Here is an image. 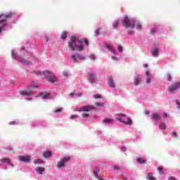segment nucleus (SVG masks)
Segmentation results:
<instances>
[{
  "label": "nucleus",
  "mask_w": 180,
  "mask_h": 180,
  "mask_svg": "<svg viewBox=\"0 0 180 180\" xmlns=\"http://www.w3.org/2000/svg\"><path fill=\"white\" fill-rule=\"evenodd\" d=\"M82 43H84L86 46H89V42L86 39H82L79 37L72 36L70 41L68 42V46L72 51H75V50L82 51V50H84V46L81 45Z\"/></svg>",
  "instance_id": "nucleus-1"
},
{
  "label": "nucleus",
  "mask_w": 180,
  "mask_h": 180,
  "mask_svg": "<svg viewBox=\"0 0 180 180\" xmlns=\"http://www.w3.org/2000/svg\"><path fill=\"white\" fill-rule=\"evenodd\" d=\"M122 25L124 26L125 29H137L140 30L141 29V24L140 22H134V20H131L129 19V17H124V20H122Z\"/></svg>",
  "instance_id": "nucleus-2"
},
{
  "label": "nucleus",
  "mask_w": 180,
  "mask_h": 180,
  "mask_svg": "<svg viewBox=\"0 0 180 180\" xmlns=\"http://www.w3.org/2000/svg\"><path fill=\"white\" fill-rule=\"evenodd\" d=\"M15 13L10 12L7 14H0V34L2 33L3 30H5V27L8 26V23L6 22L8 19H11L12 16H13Z\"/></svg>",
  "instance_id": "nucleus-3"
},
{
  "label": "nucleus",
  "mask_w": 180,
  "mask_h": 180,
  "mask_svg": "<svg viewBox=\"0 0 180 180\" xmlns=\"http://www.w3.org/2000/svg\"><path fill=\"white\" fill-rule=\"evenodd\" d=\"M38 75H44L46 77L47 81L49 82H51V84H56V82H58L57 77L56 76H51L53 75V72L49 70H45L43 72H37Z\"/></svg>",
  "instance_id": "nucleus-4"
},
{
  "label": "nucleus",
  "mask_w": 180,
  "mask_h": 180,
  "mask_svg": "<svg viewBox=\"0 0 180 180\" xmlns=\"http://www.w3.org/2000/svg\"><path fill=\"white\" fill-rule=\"evenodd\" d=\"M116 120L120 122L121 123H124V124L131 125V119L129 117L126 118V115L123 113H120L118 115V117H116Z\"/></svg>",
  "instance_id": "nucleus-5"
},
{
  "label": "nucleus",
  "mask_w": 180,
  "mask_h": 180,
  "mask_svg": "<svg viewBox=\"0 0 180 180\" xmlns=\"http://www.w3.org/2000/svg\"><path fill=\"white\" fill-rule=\"evenodd\" d=\"M11 54L13 58L18 60V61H20V63H22L25 65H29V64H30V62L29 60L22 58V57L19 56V55L15 53V50L12 51Z\"/></svg>",
  "instance_id": "nucleus-6"
},
{
  "label": "nucleus",
  "mask_w": 180,
  "mask_h": 180,
  "mask_svg": "<svg viewBox=\"0 0 180 180\" xmlns=\"http://www.w3.org/2000/svg\"><path fill=\"white\" fill-rule=\"evenodd\" d=\"M180 88V82H176V83H174L168 88V91L171 94L175 92L176 89H179Z\"/></svg>",
  "instance_id": "nucleus-7"
},
{
  "label": "nucleus",
  "mask_w": 180,
  "mask_h": 180,
  "mask_svg": "<svg viewBox=\"0 0 180 180\" xmlns=\"http://www.w3.org/2000/svg\"><path fill=\"white\" fill-rule=\"evenodd\" d=\"M70 58L74 61V63H78V60H80V61H84V60H85L84 56L78 53L72 55Z\"/></svg>",
  "instance_id": "nucleus-8"
},
{
  "label": "nucleus",
  "mask_w": 180,
  "mask_h": 180,
  "mask_svg": "<svg viewBox=\"0 0 180 180\" xmlns=\"http://www.w3.org/2000/svg\"><path fill=\"white\" fill-rule=\"evenodd\" d=\"M95 107L94 105H84L78 109L79 112H91L94 110Z\"/></svg>",
  "instance_id": "nucleus-9"
},
{
  "label": "nucleus",
  "mask_w": 180,
  "mask_h": 180,
  "mask_svg": "<svg viewBox=\"0 0 180 180\" xmlns=\"http://www.w3.org/2000/svg\"><path fill=\"white\" fill-rule=\"evenodd\" d=\"M88 80L91 84H95L96 82V75L94 74V72H90L87 73Z\"/></svg>",
  "instance_id": "nucleus-10"
},
{
  "label": "nucleus",
  "mask_w": 180,
  "mask_h": 180,
  "mask_svg": "<svg viewBox=\"0 0 180 180\" xmlns=\"http://www.w3.org/2000/svg\"><path fill=\"white\" fill-rule=\"evenodd\" d=\"M108 79V85L110 88H116V84H115V81L113 80V77H109Z\"/></svg>",
  "instance_id": "nucleus-11"
},
{
  "label": "nucleus",
  "mask_w": 180,
  "mask_h": 180,
  "mask_svg": "<svg viewBox=\"0 0 180 180\" xmlns=\"http://www.w3.org/2000/svg\"><path fill=\"white\" fill-rule=\"evenodd\" d=\"M20 161L22 162H30V156H20Z\"/></svg>",
  "instance_id": "nucleus-12"
},
{
  "label": "nucleus",
  "mask_w": 180,
  "mask_h": 180,
  "mask_svg": "<svg viewBox=\"0 0 180 180\" xmlns=\"http://www.w3.org/2000/svg\"><path fill=\"white\" fill-rule=\"evenodd\" d=\"M134 85L137 86L139 85V84H141V77L140 76H136L134 78Z\"/></svg>",
  "instance_id": "nucleus-13"
},
{
  "label": "nucleus",
  "mask_w": 180,
  "mask_h": 180,
  "mask_svg": "<svg viewBox=\"0 0 180 180\" xmlns=\"http://www.w3.org/2000/svg\"><path fill=\"white\" fill-rule=\"evenodd\" d=\"M33 94V91L32 89H28L26 90L25 91H22L20 92V94L22 95L23 96H30Z\"/></svg>",
  "instance_id": "nucleus-14"
},
{
  "label": "nucleus",
  "mask_w": 180,
  "mask_h": 180,
  "mask_svg": "<svg viewBox=\"0 0 180 180\" xmlns=\"http://www.w3.org/2000/svg\"><path fill=\"white\" fill-rule=\"evenodd\" d=\"M145 74L146 75V82L147 84H150V82H151V78H153V76L150 74V72L148 71H146Z\"/></svg>",
  "instance_id": "nucleus-15"
},
{
  "label": "nucleus",
  "mask_w": 180,
  "mask_h": 180,
  "mask_svg": "<svg viewBox=\"0 0 180 180\" xmlns=\"http://www.w3.org/2000/svg\"><path fill=\"white\" fill-rule=\"evenodd\" d=\"M42 154H43L44 158H50V157H51V155H53V153H51V151H50V150H45L43 152Z\"/></svg>",
  "instance_id": "nucleus-16"
},
{
  "label": "nucleus",
  "mask_w": 180,
  "mask_h": 180,
  "mask_svg": "<svg viewBox=\"0 0 180 180\" xmlns=\"http://www.w3.org/2000/svg\"><path fill=\"white\" fill-rule=\"evenodd\" d=\"M152 120H154L155 122H158L160 120V115L157 113H153L151 115Z\"/></svg>",
  "instance_id": "nucleus-17"
},
{
  "label": "nucleus",
  "mask_w": 180,
  "mask_h": 180,
  "mask_svg": "<svg viewBox=\"0 0 180 180\" xmlns=\"http://www.w3.org/2000/svg\"><path fill=\"white\" fill-rule=\"evenodd\" d=\"M147 180H157V179L155 177H154V174H153V172H150L148 174Z\"/></svg>",
  "instance_id": "nucleus-18"
},
{
  "label": "nucleus",
  "mask_w": 180,
  "mask_h": 180,
  "mask_svg": "<svg viewBox=\"0 0 180 180\" xmlns=\"http://www.w3.org/2000/svg\"><path fill=\"white\" fill-rule=\"evenodd\" d=\"M158 49L157 48H153L152 50V56H153V57H158Z\"/></svg>",
  "instance_id": "nucleus-19"
},
{
  "label": "nucleus",
  "mask_w": 180,
  "mask_h": 180,
  "mask_svg": "<svg viewBox=\"0 0 180 180\" xmlns=\"http://www.w3.org/2000/svg\"><path fill=\"white\" fill-rule=\"evenodd\" d=\"M136 161L139 164H146L147 162V160L139 157L136 158Z\"/></svg>",
  "instance_id": "nucleus-20"
},
{
  "label": "nucleus",
  "mask_w": 180,
  "mask_h": 180,
  "mask_svg": "<svg viewBox=\"0 0 180 180\" xmlns=\"http://www.w3.org/2000/svg\"><path fill=\"white\" fill-rule=\"evenodd\" d=\"M1 162H3V163L6 162V164H8V165H12V163H11V160L8 158H2L1 160Z\"/></svg>",
  "instance_id": "nucleus-21"
},
{
  "label": "nucleus",
  "mask_w": 180,
  "mask_h": 180,
  "mask_svg": "<svg viewBox=\"0 0 180 180\" xmlns=\"http://www.w3.org/2000/svg\"><path fill=\"white\" fill-rule=\"evenodd\" d=\"M103 123H104L105 124H109L110 123H113V120H110L109 118H105L103 120Z\"/></svg>",
  "instance_id": "nucleus-22"
},
{
  "label": "nucleus",
  "mask_w": 180,
  "mask_h": 180,
  "mask_svg": "<svg viewBox=\"0 0 180 180\" xmlns=\"http://www.w3.org/2000/svg\"><path fill=\"white\" fill-rule=\"evenodd\" d=\"M93 172L96 178H100L101 174H98V172H99V169L98 167H96Z\"/></svg>",
  "instance_id": "nucleus-23"
},
{
  "label": "nucleus",
  "mask_w": 180,
  "mask_h": 180,
  "mask_svg": "<svg viewBox=\"0 0 180 180\" xmlns=\"http://www.w3.org/2000/svg\"><path fill=\"white\" fill-rule=\"evenodd\" d=\"M57 167L58 168H64V167H65V164L60 160V161L58 162Z\"/></svg>",
  "instance_id": "nucleus-24"
},
{
  "label": "nucleus",
  "mask_w": 180,
  "mask_h": 180,
  "mask_svg": "<svg viewBox=\"0 0 180 180\" xmlns=\"http://www.w3.org/2000/svg\"><path fill=\"white\" fill-rule=\"evenodd\" d=\"M105 47L109 50V51H111V53H115V49H113V46L109 44H105Z\"/></svg>",
  "instance_id": "nucleus-25"
},
{
  "label": "nucleus",
  "mask_w": 180,
  "mask_h": 180,
  "mask_svg": "<svg viewBox=\"0 0 180 180\" xmlns=\"http://www.w3.org/2000/svg\"><path fill=\"white\" fill-rule=\"evenodd\" d=\"M61 160L63 162V163L67 164V162L71 161L70 157H65L61 159Z\"/></svg>",
  "instance_id": "nucleus-26"
},
{
  "label": "nucleus",
  "mask_w": 180,
  "mask_h": 180,
  "mask_svg": "<svg viewBox=\"0 0 180 180\" xmlns=\"http://www.w3.org/2000/svg\"><path fill=\"white\" fill-rule=\"evenodd\" d=\"M35 171H37V172L38 174H41L42 172H44V168H43V167H37V168L35 169Z\"/></svg>",
  "instance_id": "nucleus-27"
},
{
  "label": "nucleus",
  "mask_w": 180,
  "mask_h": 180,
  "mask_svg": "<svg viewBox=\"0 0 180 180\" xmlns=\"http://www.w3.org/2000/svg\"><path fill=\"white\" fill-rule=\"evenodd\" d=\"M41 96L42 99H49V96H50V94L47 93H42L41 94Z\"/></svg>",
  "instance_id": "nucleus-28"
},
{
  "label": "nucleus",
  "mask_w": 180,
  "mask_h": 180,
  "mask_svg": "<svg viewBox=\"0 0 180 180\" xmlns=\"http://www.w3.org/2000/svg\"><path fill=\"white\" fill-rule=\"evenodd\" d=\"M120 22V21L119 20H116L115 21H114V22L112 24L114 29H117V26H119Z\"/></svg>",
  "instance_id": "nucleus-29"
},
{
  "label": "nucleus",
  "mask_w": 180,
  "mask_h": 180,
  "mask_svg": "<svg viewBox=\"0 0 180 180\" xmlns=\"http://www.w3.org/2000/svg\"><path fill=\"white\" fill-rule=\"evenodd\" d=\"M61 39H63V40H65V39H67V32L64 31L62 32Z\"/></svg>",
  "instance_id": "nucleus-30"
},
{
  "label": "nucleus",
  "mask_w": 180,
  "mask_h": 180,
  "mask_svg": "<svg viewBox=\"0 0 180 180\" xmlns=\"http://www.w3.org/2000/svg\"><path fill=\"white\" fill-rule=\"evenodd\" d=\"M70 96H74V95H75V96H82V93H70Z\"/></svg>",
  "instance_id": "nucleus-31"
},
{
  "label": "nucleus",
  "mask_w": 180,
  "mask_h": 180,
  "mask_svg": "<svg viewBox=\"0 0 180 180\" xmlns=\"http://www.w3.org/2000/svg\"><path fill=\"white\" fill-rule=\"evenodd\" d=\"M155 32H157V28L156 27H153L150 30V34H154L155 33Z\"/></svg>",
  "instance_id": "nucleus-32"
},
{
  "label": "nucleus",
  "mask_w": 180,
  "mask_h": 180,
  "mask_svg": "<svg viewBox=\"0 0 180 180\" xmlns=\"http://www.w3.org/2000/svg\"><path fill=\"white\" fill-rule=\"evenodd\" d=\"M60 112H63V108H58L53 110V113H59Z\"/></svg>",
  "instance_id": "nucleus-33"
},
{
  "label": "nucleus",
  "mask_w": 180,
  "mask_h": 180,
  "mask_svg": "<svg viewBox=\"0 0 180 180\" xmlns=\"http://www.w3.org/2000/svg\"><path fill=\"white\" fill-rule=\"evenodd\" d=\"M166 77L167 79L169 81H171L172 79V77H171V75L169 73L167 74Z\"/></svg>",
  "instance_id": "nucleus-34"
},
{
  "label": "nucleus",
  "mask_w": 180,
  "mask_h": 180,
  "mask_svg": "<svg viewBox=\"0 0 180 180\" xmlns=\"http://www.w3.org/2000/svg\"><path fill=\"white\" fill-rule=\"evenodd\" d=\"M93 98H94L95 99H101V96L98 94H94L93 96Z\"/></svg>",
  "instance_id": "nucleus-35"
},
{
  "label": "nucleus",
  "mask_w": 180,
  "mask_h": 180,
  "mask_svg": "<svg viewBox=\"0 0 180 180\" xmlns=\"http://www.w3.org/2000/svg\"><path fill=\"white\" fill-rule=\"evenodd\" d=\"M30 86H31L32 88H38L37 84H34V83H32V84H30Z\"/></svg>",
  "instance_id": "nucleus-36"
},
{
  "label": "nucleus",
  "mask_w": 180,
  "mask_h": 180,
  "mask_svg": "<svg viewBox=\"0 0 180 180\" xmlns=\"http://www.w3.org/2000/svg\"><path fill=\"white\" fill-rule=\"evenodd\" d=\"M160 129H165V124H164V123H160Z\"/></svg>",
  "instance_id": "nucleus-37"
},
{
  "label": "nucleus",
  "mask_w": 180,
  "mask_h": 180,
  "mask_svg": "<svg viewBox=\"0 0 180 180\" xmlns=\"http://www.w3.org/2000/svg\"><path fill=\"white\" fill-rule=\"evenodd\" d=\"M94 34L95 36H99V29L95 30Z\"/></svg>",
  "instance_id": "nucleus-38"
},
{
  "label": "nucleus",
  "mask_w": 180,
  "mask_h": 180,
  "mask_svg": "<svg viewBox=\"0 0 180 180\" xmlns=\"http://www.w3.org/2000/svg\"><path fill=\"white\" fill-rule=\"evenodd\" d=\"M158 170L159 171V172H162V174L164 172V170L161 167H158Z\"/></svg>",
  "instance_id": "nucleus-39"
},
{
  "label": "nucleus",
  "mask_w": 180,
  "mask_h": 180,
  "mask_svg": "<svg viewBox=\"0 0 180 180\" xmlns=\"http://www.w3.org/2000/svg\"><path fill=\"white\" fill-rule=\"evenodd\" d=\"M82 116L83 117H89V113L82 114Z\"/></svg>",
  "instance_id": "nucleus-40"
},
{
  "label": "nucleus",
  "mask_w": 180,
  "mask_h": 180,
  "mask_svg": "<svg viewBox=\"0 0 180 180\" xmlns=\"http://www.w3.org/2000/svg\"><path fill=\"white\" fill-rule=\"evenodd\" d=\"M118 51H120V53H122V51H123V49L122 48V46H118Z\"/></svg>",
  "instance_id": "nucleus-41"
},
{
  "label": "nucleus",
  "mask_w": 180,
  "mask_h": 180,
  "mask_svg": "<svg viewBox=\"0 0 180 180\" xmlns=\"http://www.w3.org/2000/svg\"><path fill=\"white\" fill-rule=\"evenodd\" d=\"M172 136H174V137H177L178 134L175 131L172 132Z\"/></svg>",
  "instance_id": "nucleus-42"
},
{
  "label": "nucleus",
  "mask_w": 180,
  "mask_h": 180,
  "mask_svg": "<svg viewBox=\"0 0 180 180\" xmlns=\"http://www.w3.org/2000/svg\"><path fill=\"white\" fill-rule=\"evenodd\" d=\"M96 105L97 106H105V104H103V103H96Z\"/></svg>",
  "instance_id": "nucleus-43"
},
{
  "label": "nucleus",
  "mask_w": 180,
  "mask_h": 180,
  "mask_svg": "<svg viewBox=\"0 0 180 180\" xmlns=\"http://www.w3.org/2000/svg\"><path fill=\"white\" fill-rule=\"evenodd\" d=\"M89 58L91 59V60H95V55H90Z\"/></svg>",
  "instance_id": "nucleus-44"
},
{
  "label": "nucleus",
  "mask_w": 180,
  "mask_h": 180,
  "mask_svg": "<svg viewBox=\"0 0 180 180\" xmlns=\"http://www.w3.org/2000/svg\"><path fill=\"white\" fill-rule=\"evenodd\" d=\"M176 103L178 105V108L180 109V103H179V101L176 100Z\"/></svg>",
  "instance_id": "nucleus-45"
},
{
  "label": "nucleus",
  "mask_w": 180,
  "mask_h": 180,
  "mask_svg": "<svg viewBox=\"0 0 180 180\" xmlns=\"http://www.w3.org/2000/svg\"><path fill=\"white\" fill-rule=\"evenodd\" d=\"M63 76L64 77H66V78L68 77V72H63Z\"/></svg>",
  "instance_id": "nucleus-46"
},
{
  "label": "nucleus",
  "mask_w": 180,
  "mask_h": 180,
  "mask_svg": "<svg viewBox=\"0 0 180 180\" xmlns=\"http://www.w3.org/2000/svg\"><path fill=\"white\" fill-rule=\"evenodd\" d=\"M167 116H168V115L166 112L163 113V117L165 119H167Z\"/></svg>",
  "instance_id": "nucleus-47"
},
{
  "label": "nucleus",
  "mask_w": 180,
  "mask_h": 180,
  "mask_svg": "<svg viewBox=\"0 0 180 180\" xmlns=\"http://www.w3.org/2000/svg\"><path fill=\"white\" fill-rule=\"evenodd\" d=\"M75 117H77V115H72L70 117V119H75Z\"/></svg>",
  "instance_id": "nucleus-48"
},
{
  "label": "nucleus",
  "mask_w": 180,
  "mask_h": 180,
  "mask_svg": "<svg viewBox=\"0 0 180 180\" xmlns=\"http://www.w3.org/2000/svg\"><path fill=\"white\" fill-rule=\"evenodd\" d=\"M169 180H175V178H174V177H170V178L169 179Z\"/></svg>",
  "instance_id": "nucleus-49"
},
{
  "label": "nucleus",
  "mask_w": 180,
  "mask_h": 180,
  "mask_svg": "<svg viewBox=\"0 0 180 180\" xmlns=\"http://www.w3.org/2000/svg\"><path fill=\"white\" fill-rule=\"evenodd\" d=\"M45 40L46 41H49V37H46Z\"/></svg>",
  "instance_id": "nucleus-50"
},
{
  "label": "nucleus",
  "mask_w": 180,
  "mask_h": 180,
  "mask_svg": "<svg viewBox=\"0 0 180 180\" xmlns=\"http://www.w3.org/2000/svg\"><path fill=\"white\" fill-rule=\"evenodd\" d=\"M114 169H119V167H114Z\"/></svg>",
  "instance_id": "nucleus-51"
},
{
  "label": "nucleus",
  "mask_w": 180,
  "mask_h": 180,
  "mask_svg": "<svg viewBox=\"0 0 180 180\" xmlns=\"http://www.w3.org/2000/svg\"><path fill=\"white\" fill-rule=\"evenodd\" d=\"M144 67H145L146 68H147L148 67V65H145Z\"/></svg>",
  "instance_id": "nucleus-52"
},
{
  "label": "nucleus",
  "mask_w": 180,
  "mask_h": 180,
  "mask_svg": "<svg viewBox=\"0 0 180 180\" xmlns=\"http://www.w3.org/2000/svg\"><path fill=\"white\" fill-rule=\"evenodd\" d=\"M37 162H40V160H37Z\"/></svg>",
  "instance_id": "nucleus-53"
},
{
  "label": "nucleus",
  "mask_w": 180,
  "mask_h": 180,
  "mask_svg": "<svg viewBox=\"0 0 180 180\" xmlns=\"http://www.w3.org/2000/svg\"><path fill=\"white\" fill-rule=\"evenodd\" d=\"M98 179H99V177H98Z\"/></svg>",
  "instance_id": "nucleus-54"
}]
</instances>
